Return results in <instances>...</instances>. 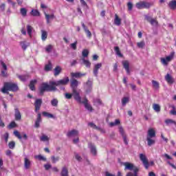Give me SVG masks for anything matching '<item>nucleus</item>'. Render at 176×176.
Here are the masks:
<instances>
[{"mask_svg":"<svg viewBox=\"0 0 176 176\" xmlns=\"http://www.w3.org/2000/svg\"><path fill=\"white\" fill-rule=\"evenodd\" d=\"M27 31L29 36H32V27L30 25H28L27 26Z\"/></svg>","mask_w":176,"mask_h":176,"instance_id":"obj_48","label":"nucleus"},{"mask_svg":"<svg viewBox=\"0 0 176 176\" xmlns=\"http://www.w3.org/2000/svg\"><path fill=\"white\" fill-rule=\"evenodd\" d=\"M72 96H74L73 94H72L69 93L65 94V97L67 100H71V98H72Z\"/></svg>","mask_w":176,"mask_h":176,"instance_id":"obj_59","label":"nucleus"},{"mask_svg":"<svg viewBox=\"0 0 176 176\" xmlns=\"http://www.w3.org/2000/svg\"><path fill=\"white\" fill-rule=\"evenodd\" d=\"M101 67H102V63H97L94 65L93 70L94 76H98V70L100 68H101Z\"/></svg>","mask_w":176,"mask_h":176,"instance_id":"obj_14","label":"nucleus"},{"mask_svg":"<svg viewBox=\"0 0 176 176\" xmlns=\"http://www.w3.org/2000/svg\"><path fill=\"white\" fill-rule=\"evenodd\" d=\"M43 116H44L45 118H49L51 119H53V118H54V116H53V114L47 113L46 111L43 112Z\"/></svg>","mask_w":176,"mask_h":176,"instance_id":"obj_42","label":"nucleus"},{"mask_svg":"<svg viewBox=\"0 0 176 176\" xmlns=\"http://www.w3.org/2000/svg\"><path fill=\"white\" fill-rule=\"evenodd\" d=\"M88 125L90 126V127H92V129H96V130H98L99 129L98 126H96V125L93 122H89Z\"/></svg>","mask_w":176,"mask_h":176,"instance_id":"obj_61","label":"nucleus"},{"mask_svg":"<svg viewBox=\"0 0 176 176\" xmlns=\"http://www.w3.org/2000/svg\"><path fill=\"white\" fill-rule=\"evenodd\" d=\"M3 138L5 140V142L6 143H8V140H9V133H6L4 135H3Z\"/></svg>","mask_w":176,"mask_h":176,"instance_id":"obj_63","label":"nucleus"},{"mask_svg":"<svg viewBox=\"0 0 176 176\" xmlns=\"http://www.w3.org/2000/svg\"><path fill=\"white\" fill-rule=\"evenodd\" d=\"M156 138V131L153 128H150L147 131L146 141L148 146H152L156 143L155 138Z\"/></svg>","mask_w":176,"mask_h":176,"instance_id":"obj_2","label":"nucleus"},{"mask_svg":"<svg viewBox=\"0 0 176 176\" xmlns=\"http://www.w3.org/2000/svg\"><path fill=\"white\" fill-rule=\"evenodd\" d=\"M120 123V120H116L115 122H110L109 123V126L111 127H113V126H118V124H119Z\"/></svg>","mask_w":176,"mask_h":176,"instance_id":"obj_49","label":"nucleus"},{"mask_svg":"<svg viewBox=\"0 0 176 176\" xmlns=\"http://www.w3.org/2000/svg\"><path fill=\"white\" fill-rule=\"evenodd\" d=\"M78 83L79 82L76 80V79L71 80V87H72V89H74V90H75V89H76V87H78Z\"/></svg>","mask_w":176,"mask_h":176,"instance_id":"obj_31","label":"nucleus"},{"mask_svg":"<svg viewBox=\"0 0 176 176\" xmlns=\"http://www.w3.org/2000/svg\"><path fill=\"white\" fill-rule=\"evenodd\" d=\"M152 83V86H153V89H154V90H159V89H160V84L159 83V82L153 80L151 81Z\"/></svg>","mask_w":176,"mask_h":176,"instance_id":"obj_24","label":"nucleus"},{"mask_svg":"<svg viewBox=\"0 0 176 176\" xmlns=\"http://www.w3.org/2000/svg\"><path fill=\"white\" fill-rule=\"evenodd\" d=\"M153 109H154V111L155 112H160V105H159L158 104H154L153 105Z\"/></svg>","mask_w":176,"mask_h":176,"instance_id":"obj_44","label":"nucleus"},{"mask_svg":"<svg viewBox=\"0 0 176 176\" xmlns=\"http://www.w3.org/2000/svg\"><path fill=\"white\" fill-rule=\"evenodd\" d=\"M45 16L47 21V24H49L50 23V20H53V19H54V14L49 15L46 14V12H45Z\"/></svg>","mask_w":176,"mask_h":176,"instance_id":"obj_29","label":"nucleus"},{"mask_svg":"<svg viewBox=\"0 0 176 176\" xmlns=\"http://www.w3.org/2000/svg\"><path fill=\"white\" fill-rule=\"evenodd\" d=\"M34 159H38V160H43V162H46L47 159L41 155H35Z\"/></svg>","mask_w":176,"mask_h":176,"instance_id":"obj_43","label":"nucleus"},{"mask_svg":"<svg viewBox=\"0 0 176 176\" xmlns=\"http://www.w3.org/2000/svg\"><path fill=\"white\" fill-rule=\"evenodd\" d=\"M8 146H9L10 149H14V146H16V142H10L8 144Z\"/></svg>","mask_w":176,"mask_h":176,"instance_id":"obj_55","label":"nucleus"},{"mask_svg":"<svg viewBox=\"0 0 176 176\" xmlns=\"http://www.w3.org/2000/svg\"><path fill=\"white\" fill-rule=\"evenodd\" d=\"M52 50H53V45H49L45 47V52H47V53H50Z\"/></svg>","mask_w":176,"mask_h":176,"instance_id":"obj_50","label":"nucleus"},{"mask_svg":"<svg viewBox=\"0 0 176 176\" xmlns=\"http://www.w3.org/2000/svg\"><path fill=\"white\" fill-rule=\"evenodd\" d=\"M51 105L52 107H58V100L56 98H54L51 100Z\"/></svg>","mask_w":176,"mask_h":176,"instance_id":"obj_41","label":"nucleus"},{"mask_svg":"<svg viewBox=\"0 0 176 176\" xmlns=\"http://www.w3.org/2000/svg\"><path fill=\"white\" fill-rule=\"evenodd\" d=\"M130 101V98L129 97H124L122 99V104L123 107H125L126 104Z\"/></svg>","mask_w":176,"mask_h":176,"instance_id":"obj_39","label":"nucleus"},{"mask_svg":"<svg viewBox=\"0 0 176 176\" xmlns=\"http://www.w3.org/2000/svg\"><path fill=\"white\" fill-rule=\"evenodd\" d=\"M14 127H16V122L14 121H12L8 125V129H14Z\"/></svg>","mask_w":176,"mask_h":176,"instance_id":"obj_57","label":"nucleus"},{"mask_svg":"<svg viewBox=\"0 0 176 176\" xmlns=\"http://www.w3.org/2000/svg\"><path fill=\"white\" fill-rule=\"evenodd\" d=\"M21 14L23 16V17H25V16H27V9L24 8H21Z\"/></svg>","mask_w":176,"mask_h":176,"instance_id":"obj_53","label":"nucleus"},{"mask_svg":"<svg viewBox=\"0 0 176 176\" xmlns=\"http://www.w3.org/2000/svg\"><path fill=\"white\" fill-rule=\"evenodd\" d=\"M51 160H52V163L56 164V163H57V162H58L60 160V157H56L54 155H52L51 157Z\"/></svg>","mask_w":176,"mask_h":176,"instance_id":"obj_47","label":"nucleus"},{"mask_svg":"<svg viewBox=\"0 0 176 176\" xmlns=\"http://www.w3.org/2000/svg\"><path fill=\"white\" fill-rule=\"evenodd\" d=\"M153 5V3H149L146 1H140L135 4V7L137 9L141 10V9H149L151 6Z\"/></svg>","mask_w":176,"mask_h":176,"instance_id":"obj_7","label":"nucleus"},{"mask_svg":"<svg viewBox=\"0 0 176 176\" xmlns=\"http://www.w3.org/2000/svg\"><path fill=\"white\" fill-rule=\"evenodd\" d=\"M31 14L34 16H40L41 14L38 10H32Z\"/></svg>","mask_w":176,"mask_h":176,"instance_id":"obj_45","label":"nucleus"},{"mask_svg":"<svg viewBox=\"0 0 176 176\" xmlns=\"http://www.w3.org/2000/svg\"><path fill=\"white\" fill-rule=\"evenodd\" d=\"M127 6H128V10H129V12H131V10H133V3L128 2Z\"/></svg>","mask_w":176,"mask_h":176,"instance_id":"obj_60","label":"nucleus"},{"mask_svg":"<svg viewBox=\"0 0 176 176\" xmlns=\"http://www.w3.org/2000/svg\"><path fill=\"white\" fill-rule=\"evenodd\" d=\"M145 20L148 21L149 23L151 24V25H153L154 27H157V20L156 19H153L152 16H149L148 15H145Z\"/></svg>","mask_w":176,"mask_h":176,"instance_id":"obj_8","label":"nucleus"},{"mask_svg":"<svg viewBox=\"0 0 176 176\" xmlns=\"http://www.w3.org/2000/svg\"><path fill=\"white\" fill-rule=\"evenodd\" d=\"M122 65L124 69L126 71V73L130 74V63L128 62V60L122 61Z\"/></svg>","mask_w":176,"mask_h":176,"instance_id":"obj_21","label":"nucleus"},{"mask_svg":"<svg viewBox=\"0 0 176 176\" xmlns=\"http://www.w3.org/2000/svg\"><path fill=\"white\" fill-rule=\"evenodd\" d=\"M57 88L54 85H49L47 82H43L38 87L41 96H43L45 91H56Z\"/></svg>","mask_w":176,"mask_h":176,"instance_id":"obj_3","label":"nucleus"},{"mask_svg":"<svg viewBox=\"0 0 176 176\" xmlns=\"http://www.w3.org/2000/svg\"><path fill=\"white\" fill-rule=\"evenodd\" d=\"M61 176H68V168L64 166L62 168V171L60 173Z\"/></svg>","mask_w":176,"mask_h":176,"instance_id":"obj_37","label":"nucleus"},{"mask_svg":"<svg viewBox=\"0 0 176 176\" xmlns=\"http://www.w3.org/2000/svg\"><path fill=\"white\" fill-rule=\"evenodd\" d=\"M82 61L84 65H85V67H87V68H90V67H91V63H90V61H89V60H86V59H85V58H82Z\"/></svg>","mask_w":176,"mask_h":176,"instance_id":"obj_36","label":"nucleus"},{"mask_svg":"<svg viewBox=\"0 0 176 176\" xmlns=\"http://www.w3.org/2000/svg\"><path fill=\"white\" fill-rule=\"evenodd\" d=\"M17 90H19L17 83L12 82H4L3 87L1 89V91L3 94H9V91H17Z\"/></svg>","mask_w":176,"mask_h":176,"instance_id":"obj_1","label":"nucleus"},{"mask_svg":"<svg viewBox=\"0 0 176 176\" xmlns=\"http://www.w3.org/2000/svg\"><path fill=\"white\" fill-rule=\"evenodd\" d=\"M50 140V138L45 134H43L40 138V141H42V142H49Z\"/></svg>","mask_w":176,"mask_h":176,"instance_id":"obj_34","label":"nucleus"},{"mask_svg":"<svg viewBox=\"0 0 176 176\" xmlns=\"http://www.w3.org/2000/svg\"><path fill=\"white\" fill-rule=\"evenodd\" d=\"M62 70H63V69H61V67L56 66L54 70V76H58V75H60V74H61Z\"/></svg>","mask_w":176,"mask_h":176,"instance_id":"obj_27","label":"nucleus"},{"mask_svg":"<svg viewBox=\"0 0 176 176\" xmlns=\"http://www.w3.org/2000/svg\"><path fill=\"white\" fill-rule=\"evenodd\" d=\"M168 6L170 9H172V10H175V9H176V1L175 0L170 1L168 3Z\"/></svg>","mask_w":176,"mask_h":176,"instance_id":"obj_33","label":"nucleus"},{"mask_svg":"<svg viewBox=\"0 0 176 176\" xmlns=\"http://www.w3.org/2000/svg\"><path fill=\"white\" fill-rule=\"evenodd\" d=\"M165 123L166 124H167V126H169V124H176V122L171 119H166L165 120Z\"/></svg>","mask_w":176,"mask_h":176,"instance_id":"obj_40","label":"nucleus"},{"mask_svg":"<svg viewBox=\"0 0 176 176\" xmlns=\"http://www.w3.org/2000/svg\"><path fill=\"white\" fill-rule=\"evenodd\" d=\"M171 60H173L172 58L168 56L166 57V58H161V62L163 64V65H168V63H170Z\"/></svg>","mask_w":176,"mask_h":176,"instance_id":"obj_23","label":"nucleus"},{"mask_svg":"<svg viewBox=\"0 0 176 176\" xmlns=\"http://www.w3.org/2000/svg\"><path fill=\"white\" fill-rule=\"evenodd\" d=\"M86 73L82 74L80 72L71 73L72 78H80V76H85Z\"/></svg>","mask_w":176,"mask_h":176,"instance_id":"obj_28","label":"nucleus"},{"mask_svg":"<svg viewBox=\"0 0 176 176\" xmlns=\"http://www.w3.org/2000/svg\"><path fill=\"white\" fill-rule=\"evenodd\" d=\"M67 137H78L79 131L76 129H72V131H69L67 133Z\"/></svg>","mask_w":176,"mask_h":176,"instance_id":"obj_17","label":"nucleus"},{"mask_svg":"<svg viewBox=\"0 0 176 176\" xmlns=\"http://www.w3.org/2000/svg\"><path fill=\"white\" fill-rule=\"evenodd\" d=\"M140 160L143 164L144 167L146 168V170H148L150 166H154L155 162L153 161H151L150 162L148 161V158H146V155L141 153L140 154Z\"/></svg>","mask_w":176,"mask_h":176,"instance_id":"obj_5","label":"nucleus"},{"mask_svg":"<svg viewBox=\"0 0 176 176\" xmlns=\"http://www.w3.org/2000/svg\"><path fill=\"white\" fill-rule=\"evenodd\" d=\"M165 80H166L170 85H173V83H174V78H173L170 74H167L165 76Z\"/></svg>","mask_w":176,"mask_h":176,"instance_id":"obj_25","label":"nucleus"},{"mask_svg":"<svg viewBox=\"0 0 176 176\" xmlns=\"http://www.w3.org/2000/svg\"><path fill=\"white\" fill-rule=\"evenodd\" d=\"M45 71H46L47 72H49V71H52V63H50L45 65Z\"/></svg>","mask_w":176,"mask_h":176,"instance_id":"obj_51","label":"nucleus"},{"mask_svg":"<svg viewBox=\"0 0 176 176\" xmlns=\"http://www.w3.org/2000/svg\"><path fill=\"white\" fill-rule=\"evenodd\" d=\"M82 104H84L85 108L89 111V112H91L93 111V107L89 104V100L87 98H85L84 100L82 102Z\"/></svg>","mask_w":176,"mask_h":176,"instance_id":"obj_18","label":"nucleus"},{"mask_svg":"<svg viewBox=\"0 0 176 176\" xmlns=\"http://www.w3.org/2000/svg\"><path fill=\"white\" fill-rule=\"evenodd\" d=\"M124 166L125 167L124 170H129V171H133V173L131 172H129L126 174V176H138V171H140V168L137 166H134V164L130 162H124Z\"/></svg>","mask_w":176,"mask_h":176,"instance_id":"obj_4","label":"nucleus"},{"mask_svg":"<svg viewBox=\"0 0 176 176\" xmlns=\"http://www.w3.org/2000/svg\"><path fill=\"white\" fill-rule=\"evenodd\" d=\"M74 156H75L76 160H78V162H82V157H80V155H79V154L75 153Z\"/></svg>","mask_w":176,"mask_h":176,"instance_id":"obj_58","label":"nucleus"},{"mask_svg":"<svg viewBox=\"0 0 176 176\" xmlns=\"http://www.w3.org/2000/svg\"><path fill=\"white\" fill-rule=\"evenodd\" d=\"M20 45L23 50H27V48L30 46V43L27 41H21Z\"/></svg>","mask_w":176,"mask_h":176,"instance_id":"obj_30","label":"nucleus"},{"mask_svg":"<svg viewBox=\"0 0 176 176\" xmlns=\"http://www.w3.org/2000/svg\"><path fill=\"white\" fill-rule=\"evenodd\" d=\"M14 118L15 120H21V113H20V110L17 107L14 108Z\"/></svg>","mask_w":176,"mask_h":176,"instance_id":"obj_19","label":"nucleus"},{"mask_svg":"<svg viewBox=\"0 0 176 176\" xmlns=\"http://www.w3.org/2000/svg\"><path fill=\"white\" fill-rule=\"evenodd\" d=\"M94 104L96 106H98V105H101L102 104V102H101V99L96 98L94 100Z\"/></svg>","mask_w":176,"mask_h":176,"instance_id":"obj_46","label":"nucleus"},{"mask_svg":"<svg viewBox=\"0 0 176 176\" xmlns=\"http://www.w3.org/2000/svg\"><path fill=\"white\" fill-rule=\"evenodd\" d=\"M6 156H8V157H12V151L8 150L6 152Z\"/></svg>","mask_w":176,"mask_h":176,"instance_id":"obj_64","label":"nucleus"},{"mask_svg":"<svg viewBox=\"0 0 176 176\" xmlns=\"http://www.w3.org/2000/svg\"><path fill=\"white\" fill-rule=\"evenodd\" d=\"M114 24L118 26L120 25V24H122V19H120L118 14L115 15Z\"/></svg>","mask_w":176,"mask_h":176,"instance_id":"obj_32","label":"nucleus"},{"mask_svg":"<svg viewBox=\"0 0 176 176\" xmlns=\"http://www.w3.org/2000/svg\"><path fill=\"white\" fill-rule=\"evenodd\" d=\"M78 45V41H75L74 43L70 45V47L73 49V50H76V45Z\"/></svg>","mask_w":176,"mask_h":176,"instance_id":"obj_56","label":"nucleus"},{"mask_svg":"<svg viewBox=\"0 0 176 176\" xmlns=\"http://www.w3.org/2000/svg\"><path fill=\"white\" fill-rule=\"evenodd\" d=\"M1 65L3 69L1 70V76H3V78H7L8 72H6V71H8V66H6V64H5L3 61H1Z\"/></svg>","mask_w":176,"mask_h":176,"instance_id":"obj_11","label":"nucleus"},{"mask_svg":"<svg viewBox=\"0 0 176 176\" xmlns=\"http://www.w3.org/2000/svg\"><path fill=\"white\" fill-rule=\"evenodd\" d=\"M41 117V113H38L34 124V127H36V129L39 128V126H41V122H42V118Z\"/></svg>","mask_w":176,"mask_h":176,"instance_id":"obj_22","label":"nucleus"},{"mask_svg":"<svg viewBox=\"0 0 176 176\" xmlns=\"http://www.w3.org/2000/svg\"><path fill=\"white\" fill-rule=\"evenodd\" d=\"M82 56L84 58L87 57V56H89V50H83L82 52Z\"/></svg>","mask_w":176,"mask_h":176,"instance_id":"obj_52","label":"nucleus"},{"mask_svg":"<svg viewBox=\"0 0 176 176\" xmlns=\"http://www.w3.org/2000/svg\"><path fill=\"white\" fill-rule=\"evenodd\" d=\"M88 148L93 156H97V148L93 143H88Z\"/></svg>","mask_w":176,"mask_h":176,"instance_id":"obj_10","label":"nucleus"},{"mask_svg":"<svg viewBox=\"0 0 176 176\" xmlns=\"http://www.w3.org/2000/svg\"><path fill=\"white\" fill-rule=\"evenodd\" d=\"M42 107V99H36L34 102L35 112H38Z\"/></svg>","mask_w":176,"mask_h":176,"instance_id":"obj_16","label":"nucleus"},{"mask_svg":"<svg viewBox=\"0 0 176 176\" xmlns=\"http://www.w3.org/2000/svg\"><path fill=\"white\" fill-rule=\"evenodd\" d=\"M73 97L74 98V100L77 101L79 104H82L83 101H82V98L80 97V95L79 94V92L76 91V89H73Z\"/></svg>","mask_w":176,"mask_h":176,"instance_id":"obj_9","label":"nucleus"},{"mask_svg":"<svg viewBox=\"0 0 176 176\" xmlns=\"http://www.w3.org/2000/svg\"><path fill=\"white\" fill-rule=\"evenodd\" d=\"M114 50L116 52V54H117L118 57H123V54H122V52H120V50L119 49V47H115Z\"/></svg>","mask_w":176,"mask_h":176,"instance_id":"obj_38","label":"nucleus"},{"mask_svg":"<svg viewBox=\"0 0 176 176\" xmlns=\"http://www.w3.org/2000/svg\"><path fill=\"white\" fill-rule=\"evenodd\" d=\"M92 86H93V82H91V80H88L87 82H86V86H85L86 93H87L88 94L89 93H91V90L93 89Z\"/></svg>","mask_w":176,"mask_h":176,"instance_id":"obj_15","label":"nucleus"},{"mask_svg":"<svg viewBox=\"0 0 176 176\" xmlns=\"http://www.w3.org/2000/svg\"><path fill=\"white\" fill-rule=\"evenodd\" d=\"M47 39V32L45 30H41V40L45 42Z\"/></svg>","mask_w":176,"mask_h":176,"instance_id":"obj_35","label":"nucleus"},{"mask_svg":"<svg viewBox=\"0 0 176 176\" xmlns=\"http://www.w3.org/2000/svg\"><path fill=\"white\" fill-rule=\"evenodd\" d=\"M68 83H69V77H65L57 81H50V85H54V86H67Z\"/></svg>","mask_w":176,"mask_h":176,"instance_id":"obj_6","label":"nucleus"},{"mask_svg":"<svg viewBox=\"0 0 176 176\" xmlns=\"http://www.w3.org/2000/svg\"><path fill=\"white\" fill-rule=\"evenodd\" d=\"M18 78L22 82H25V80H27L28 79V76H19Z\"/></svg>","mask_w":176,"mask_h":176,"instance_id":"obj_54","label":"nucleus"},{"mask_svg":"<svg viewBox=\"0 0 176 176\" xmlns=\"http://www.w3.org/2000/svg\"><path fill=\"white\" fill-rule=\"evenodd\" d=\"M37 82H38V80H36V79L32 80L30 81L29 87H30V90H32V91H35V85H36Z\"/></svg>","mask_w":176,"mask_h":176,"instance_id":"obj_26","label":"nucleus"},{"mask_svg":"<svg viewBox=\"0 0 176 176\" xmlns=\"http://www.w3.org/2000/svg\"><path fill=\"white\" fill-rule=\"evenodd\" d=\"M137 45H138V47L142 49V47H144V46H145V42L141 41V42L138 43Z\"/></svg>","mask_w":176,"mask_h":176,"instance_id":"obj_62","label":"nucleus"},{"mask_svg":"<svg viewBox=\"0 0 176 176\" xmlns=\"http://www.w3.org/2000/svg\"><path fill=\"white\" fill-rule=\"evenodd\" d=\"M119 131H120V134L122 135L123 138L124 143L125 144V145H128L129 142L127 141V136H126V133H124V130L123 129V127L120 126Z\"/></svg>","mask_w":176,"mask_h":176,"instance_id":"obj_12","label":"nucleus"},{"mask_svg":"<svg viewBox=\"0 0 176 176\" xmlns=\"http://www.w3.org/2000/svg\"><path fill=\"white\" fill-rule=\"evenodd\" d=\"M14 135H15V137H17V138H19V140H21V138H23V140H28V136L27 135V134L23 133V137L21 135H20V133H19L17 131H14Z\"/></svg>","mask_w":176,"mask_h":176,"instance_id":"obj_20","label":"nucleus"},{"mask_svg":"<svg viewBox=\"0 0 176 176\" xmlns=\"http://www.w3.org/2000/svg\"><path fill=\"white\" fill-rule=\"evenodd\" d=\"M32 166V162L27 157L24 158V168L25 170H30Z\"/></svg>","mask_w":176,"mask_h":176,"instance_id":"obj_13","label":"nucleus"}]
</instances>
